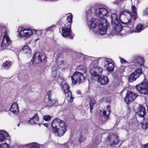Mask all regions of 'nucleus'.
Instances as JSON below:
<instances>
[{
	"mask_svg": "<svg viewBox=\"0 0 148 148\" xmlns=\"http://www.w3.org/2000/svg\"><path fill=\"white\" fill-rule=\"evenodd\" d=\"M121 22L125 25L124 27L128 28L127 32H131L132 29L134 21L137 18V8L134 6H132V13L122 11L119 16Z\"/></svg>",
	"mask_w": 148,
	"mask_h": 148,
	"instance_id": "obj_1",
	"label": "nucleus"
},
{
	"mask_svg": "<svg viewBox=\"0 0 148 148\" xmlns=\"http://www.w3.org/2000/svg\"><path fill=\"white\" fill-rule=\"evenodd\" d=\"M62 86L63 93L65 94V100H67L68 102H72L73 101V98L72 97L71 92L69 89L68 84L66 83H63Z\"/></svg>",
	"mask_w": 148,
	"mask_h": 148,
	"instance_id": "obj_2",
	"label": "nucleus"
},
{
	"mask_svg": "<svg viewBox=\"0 0 148 148\" xmlns=\"http://www.w3.org/2000/svg\"><path fill=\"white\" fill-rule=\"evenodd\" d=\"M103 66L106 68L109 72L113 71L114 68V65L112 63V60L110 59H104L100 58Z\"/></svg>",
	"mask_w": 148,
	"mask_h": 148,
	"instance_id": "obj_3",
	"label": "nucleus"
},
{
	"mask_svg": "<svg viewBox=\"0 0 148 148\" xmlns=\"http://www.w3.org/2000/svg\"><path fill=\"white\" fill-rule=\"evenodd\" d=\"M136 88L140 93L145 95L148 93V83L146 80H144L139 85H136Z\"/></svg>",
	"mask_w": 148,
	"mask_h": 148,
	"instance_id": "obj_4",
	"label": "nucleus"
},
{
	"mask_svg": "<svg viewBox=\"0 0 148 148\" xmlns=\"http://www.w3.org/2000/svg\"><path fill=\"white\" fill-rule=\"evenodd\" d=\"M72 83L74 84L78 82L79 83L84 82L85 77L82 73L80 72H75L73 76L71 77Z\"/></svg>",
	"mask_w": 148,
	"mask_h": 148,
	"instance_id": "obj_5",
	"label": "nucleus"
},
{
	"mask_svg": "<svg viewBox=\"0 0 148 148\" xmlns=\"http://www.w3.org/2000/svg\"><path fill=\"white\" fill-rule=\"evenodd\" d=\"M46 60V56L43 53L36 52L31 61L32 63L35 61L36 63H38L41 62H45Z\"/></svg>",
	"mask_w": 148,
	"mask_h": 148,
	"instance_id": "obj_6",
	"label": "nucleus"
},
{
	"mask_svg": "<svg viewBox=\"0 0 148 148\" xmlns=\"http://www.w3.org/2000/svg\"><path fill=\"white\" fill-rule=\"evenodd\" d=\"M96 14L98 18V20L100 21L103 22V19H105L103 17L107 16L108 14V11L107 10L103 8H97L96 11Z\"/></svg>",
	"mask_w": 148,
	"mask_h": 148,
	"instance_id": "obj_7",
	"label": "nucleus"
},
{
	"mask_svg": "<svg viewBox=\"0 0 148 148\" xmlns=\"http://www.w3.org/2000/svg\"><path fill=\"white\" fill-rule=\"evenodd\" d=\"M102 19L103 22L100 21V24L99 25V29L97 31L98 33L101 35L106 33L108 24L106 19Z\"/></svg>",
	"mask_w": 148,
	"mask_h": 148,
	"instance_id": "obj_8",
	"label": "nucleus"
},
{
	"mask_svg": "<svg viewBox=\"0 0 148 148\" xmlns=\"http://www.w3.org/2000/svg\"><path fill=\"white\" fill-rule=\"evenodd\" d=\"M136 94L131 91L127 92L125 100L127 104H129L133 101L136 97Z\"/></svg>",
	"mask_w": 148,
	"mask_h": 148,
	"instance_id": "obj_9",
	"label": "nucleus"
},
{
	"mask_svg": "<svg viewBox=\"0 0 148 148\" xmlns=\"http://www.w3.org/2000/svg\"><path fill=\"white\" fill-rule=\"evenodd\" d=\"M66 125L64 124V126H59L53 129V132L56 136H61L63 135L65 132L66 129Z\"/></svg>",
	"mask_w": 148,
	"mask_h": 148,
	"instance_id": "obj_10",
	"label": "nucleus"
},
{
	"mask_svg": "<svg viewBox=\"0 0 148 148\" xmlns=\"http://www.w3.org/2000/svg\"><path fill=\"white\" fill-rule=\"evenodd\" d=\"M142 73V69L140 68L137 69L129 77V81L132 82L135 81Z\"/></svg>",
	"mask_w": 148,
	"mask_h": 148,
	"instance_id": "obj_11",
	"label": "nucleus"
},
{
	"mask_svg": "<svg viewBox=\"0 0 148 148\" xmlns=\"http://www.w3.org/2000/svg\"><path fill=\"white\" fill-rule=\"evenodd\" d=\"M33 34V32L30 29L27 28H23L19 33L20 37L25 38L29 37Z\"/></svg>",
	"mask_w": 148,
	"mask_h": 148,
	"instance_id": "obj_12",
	"label": "nucleus"
},
{
	"mask_svg": "<svg viewBox=\"0 0 148 148\" xmlns=\"http://www.w3.org/2000/svg\"><path fill=\"white\" fill-rule=\"evenodd\" d=\"M111 26L112 29L111 33L112 34H117L122 29V26L119 23H118L112 24Z\"/></svg>",
	"mask_w": 148,
	"mask_h": 148,
	"instance_id": "obj_13",
	"label": "nucleus"
},
{
	"mask_svg": "<svg viewBox=\"0 0 148 148\" xmlns=\"http://www.w3.org/2000/svg\"><path fill=\"white\" fill-rule=\"evenodd\" d=\"M65 122L59 118H57L54 119L52 122L51 126L53 129L56 128L59 126H64L65 124Z\"/></svg>",
	"mask_w": 148,
	"mask_h": 148,
	"instance_id": "obj_14",
	"label": "nucleus"
},
{
	"mask_svg": "<svg viewBox=\"0 0 148 148\" xmlns=\"http://www.w3.org/2000/svg\"><path fill=\"white\" fill-rule=\"evenodd\" d=\"M117 137L114 134L109 135L105 141L108 144L114 145L117 143Z\"/></svg>",
	"mask_w": 148,
	"mask_h": 148,
	"instance_id": "obj_15",
	"label": "nucleus"
},
{
	"mask_svg": "<svg viewBox=\"0 0 148 148\" xmlns=\"http://www.w3.org/2000/svg\"><path fill=\"white\" fill-rule=\"evenodd\" d=\"M11 42L9 37L7 35L6 33H5L4 38L1 44V47L3 49H5Z\"/></svg>",
	"mask_w": 148,
	"mask_h": 148,
	"instance_id": "obj_16",
	"label": "nucleus"
},
{
	"mask_svg": "<svg viewBox=\"0 0 148 148\" xmlns=\"http://www.w3.org/2000/svg\"><path fill=\"white\" fill-rule=\"evenodd\" d=\"M62 34L63 37H68L71 39H72L73 36L71 35V29L70 27L62 29Z\"/></svg>",
	"mask_w": 148,
	"mask_h": 148,
	"instance_id": "obj_17",
	"label": "nucleus"
},
{
	"mask_svg": "<svg viewBox=\"0 0 148 148\" xmlns=\"http://www.w3.org/2000/svg\"><path fill=\"white\" fill-rule=\"evenodd\" d=\"M10 110L14 114H18L19 113L18 104L16 102H14L12 105Z\"/></svg>",
	"mask_w": 148,
	"mask_h": 148,
	"instance_id": "obj_18",
	"label": "nucleus"
},
{
	"mask_svg": "<svg viewBox=\"0 0 148 148\" xmlns=\"http://www.w3.org/2000/svg\"><path fill=\"white\" fill-rule=\"evenodd\" d=\"M99 82L102 85H105L108 84L109 82V80L108 77L106 75L101 76L97 79Z\"/></svg>",
	"mask_w": 148,
	"mask_h": 148,
	"instance_id": "obj_19",
	"label": "nucleus"
},
{
	"mask_svg": "<svg viewBox=\"0 0 148 148\" xmlns=\"http://www.w3.org/2000/svg\"><path fill=\"white\" fill-rule=\"evenodd\" d=\"M96 70L93 68L90 70V73L92 77L91 78V79L92 80H95L98 79L99 76V73L96 72Z\"/></svg>",
	"mask_w": 148,
	"mask_h": 148,
	"instance_id": "obj_20",
	"label": "nucleus"
},
{
	"mask_svg": "<svg viewBox=\"0 0 148 148\" xmlns=\"http://www.w3.org/2000/svg\"><path fill=\"white\" fill-rule=\"evenodd\" d=\"M100 21H101L100 20ZM100 22L99 20H98V18L97 17V18H92L91 19V21L90 23V25L91 27L95 28L98 25L100 24Z\"/></svg>",
	"mask_w": 148,
	"mask_h": 148,
	"instance_id": "obj_21",
	"label": "nucleus"
},
{
	"mask_svg": "<svg viewBox=\"0 0 148 148\" xmlns=\"http://www.w3.org/2000/svg\"><path fill=\"white\" fill-rule=\"evenodd\" d=\"M137 113L139 116L143 117L145 114V109L144 107L139 105V107Z\"/></svg>",
	"mask_w": 148,
	"mask_h": 148,
	"instance_id": "obj_22",
	"label": "nucleus"
},
{
	"mask_svg": "<svg viewBox=\"0 0 148 148\" xmlns=\"http://www.w3.org/2000/svg\"><path fill=\"white\" fill-rule=\"evenodd\" d=\"M39 120L38 115L35 114L32 118H30L29 121V123L30 124L34 125L37 123Z\"/></svg>",
	"mask_w": 148,
	"mask_h": 148,
	"instance_id": "obj_23",
	"label": "nucleus"
},
{
	"mask_svg": "<svg viewBox=\"0 0 148 148\" xmlns=\"http://www.w3.org/2000/svg\"><path fill=\"white\" fill-rule=\"evenodd\" d=\"M111 25L119 23L118 16L115 13L112 14L111 15Z\"/></svg>",
	"mask_w": 148,
	"mask_h": 148,
	"instance_id": "obj_24",
	"label": "nucleus"
},
{
	"mask_svg": "<svg viewBox=\"0 0 148 148\" xmlns=\"http://www.w3.org/2000/svg\"><path fill=\"white\" fill-rule=\"evenodd\" d=\"M45 102L46 103L45 106L48 107H51L56 102V101L55 100H52L51 98L47 99L45 100Z\"/></svg>",
	"mask_w": 148,
	"mask_h": 148,
	"instance_id": "obj_25",
	"label": "nucleus"
},
{
	"mask_svg": "<svg viewBox=\"0 0 148 148\" xmlns=\"http://www.w3.org/2000/svg\"><path fill=\"white\" fill-rule=\"evenodd\" d=\"M8 135V133L5 131L3 130L0 132V142L3 141L5 139V136Z\"/></svg>",
	"mask_w": 148,
	"mask_h": 148,
	"instance_id": "obj_26",
	"label": "nucleus"
},
{
	"mask_svg": "<svg viewBox=\"0 0 148 148\" xmlns=\"http://www.w3.org/2000/svg\"><path fill=\"white\" fill-rule=\"evenodd\" d=\"M143 29V25L141 24H138L136 25L135 30L134 31H131V30L132 29H130V31H131L130 32H139L142 30Z\"/></svg>",
	"mask_w": 148,
	"mask_h": 148,
	"instance_id": "obj_27",
	"label": "nucleus"
},
{
	"mask_svg": "<svg viewBox=\"0 0 148 148\" xmlns=\"http://www.w3.org/2000/svg\"><path fill=\"white\" fill-rule=\"evenodd\" d=\"M22 51L24 53L29 54L31 53V51L29 47L28 46H24L22 50H21V51Z\"/></svg>",
	"mask_w": 148,
	"mask_h": 148,
	"instance_id": "obj_28",
	"label": "nucleus"
},
{
	"mask_svg": "<svg viewBox=\"0 0 148 148\" xmlns=\"http://www.w3.org/2000/svg\"><path fill=\"white\" fill-rule=\"evenodd\" d=\"M52 75L53 77H57L61 79L62 78V74L60 73L58 71H52Z\"/></svg>",
	"mask_w": 148,
	"mask_h": 148,
	"instance_id": "obj_29",
	"label": "nucleus"
},
{
	"mask_svg": "<svg viewBox=\"0 0 148 148\" xmlns=\"http://www.w3.org/2000/svg\"><path fill=\"white\" fill-rule=\"evenodd\" d=\"M110 113V106L108 105L106 110L103 112V114L104 116L108 117Z\"/></svg>",
	"mask_w": 148,
	"mask_h": 148,
	"instance_id": "obj_30",
	"label": "nucleus"
},
{
	"mask_svg": "<svg viewBox=\"0 0 148 148\" xmlns=\"http://www.w3.org/2000/svg\"><path fill=\"white\" fill-rule=\"evenodd\" d=\"M55 26L54 25H52L45 29V34H46L47 33H50L51 32H53L55 29Z\"/></svg>",
	"mask_w": 148,
	"mask_h": 148,
	"instance_id": "obj_31",
	"label": "nucleus"
},
{
	"mask_svg": "<svg viewBox=\"0 0 148 148\" xmlns=\"http://www.w3.org/2000/svg\"><path fill=\"white\" fill-rule=\"evenodd\" d=\"M136 60L138 63L140 65H143L144 62V59L142 57H137L136 58Z\"/></svg>",
	"mask_w": 148,
	"mask_h": 148,
	"instance_id": "obj_32",
	"label": "nucleus"
},
{
	"mask_svg": "<svg viewBox=\"0 0 148 148\" xmlns=\"http://www.w3.org/2000/svg\"><path fill=\"white\" fill-rule=\"evenodd\" d=\"M92 10L89 9L86 12V17L87 19H90L92 16L94 15L93 13L92 12Z\"/></svg>",
	"mask_w": 148,
	"mask_h": 148,
	"instance_id": "obj_33",
	"label": "nucleus"
},
{
	"mask_svg": "<svg viewBox=\"0 0 148 148\" xmlns=\"http://www.w3.org/2000/svg\"><path fill=\"white\" fill-rule=\"evenodd\" d=\"M57 63L59 65H61L63 64L64 59L61 55L58 56L57 61Z\"/></svg>",
	"mask_w": 148,
	"mask_h": 148,
	"instance_id": "obj_34",
	"label": "nucleus"
},
{
	"mask_svg": "<svg viewBox=\"0 0 148 148\" xmlns=\"http://www.w3.org/2000/svg\"><path fill=\"white\" fill-rule=\"evenodd\" d=\"M96 103V102L94 99H92L90 100V112L91 113V110L92 109L93 105Z\"/></svg>",
	"mask_w": 148,
	"mask_h": 148,
	"instance_id": "obj_35",
	"label": "nucleus"
},
{
	"mask_svg": "<svg viewBox=\"0 0 148 148\" xmlns=\"http://www.w3.org/2000/svg\"><path fill=\"white\" fill-rule=\"evenodd\" d=\"M94 68L97 69L96 72L97 73H99V76L102 72V69L98 66H96V67H94Z\"/></svg>",
	"mask_w": 148,
	"mask_h": 148,
	"instance_id": "obj_36",
	"label": "nucleus"
},
{
	"mask_svg": "<svg viewBox=\"0 0 148 148\" xmlns=\"http://www.w3.org/2000/svg\"><path fill=\"white\" fill-rule=\"evenodd\" d=\"M3 66L6 69H8L11 66V64L10 62L6 61L5 63L3 64Z\"/></svg>",
	"mask_w": 148,
	"mask_h": 148,
	"instance_id": "obj_37",
	"label": "nucleus"
},
{
	"mask_svg": "<svg viewBox=\"0 0 148 148\" xmlns=\"http://www.w3.org/2000/svg\"><path fill=\"white\" fill-rule=\"evenodd\" d=\"M34 31L36 34L39 36H41L42 34V32L43 30H35Z\"/></svg>",
	"mask_w": 148,
	"mask_h": 148,
	"instance_id": "obj_38",
	"label": "nucleus"
},
{
	"mask_svg": "<svg viewBox=\"0 0 148 148\" xmlns=\"http://www.w3.org/2000/svg\"><path fill=\"white\" fill-rule=\"evenodd\" d=\"M9 145L7 143H3L0 145V148H9Z\"/></svg>",
	"mask_w": 148,
	"mask_h": 148,
	"instance_id": "obj_39",
	"label": "nucleus"
},
{
	"mask_svg": "<svg viewBox=\"0 0 148 148\" xmlns=\"http://www.w3.org/2000/svg\"><path fill=\"white\" fill-rule=\"evenodd\" d=\"M61 51L63 52H68L70 51V49H68L66 47H61Z\"/></svg>",
	"mask_w": 148,
	"mask_h": 148,
	"instance_id": "obj_40",
	"label": "nucleus"
},
{
	"mask_svg": "<svg viewBox=\"0 0 148 148\" xmlns=\"http://www.w3.org/2000/svg\"><path fill=\"white\" fill-rule=\"evenodd\" d=\"M73 19V16L71 15L69 16L67 18V20L68 21V22H69L70 23H71L72 20Z\"/></svg>",
	"mask_w": 148,
	"mask_h": 148,
	"instance_id": "obj_41",
	"label": "nucleus"
},
{
	"mask_svg": "<svg viewBox=\"0 0 148 148\" xmlns=\"http://www.w3.org/2000/svg\"><path fill=\"white\" fill-rule=\"evenodd\" d=\"M119 58H120V62L121 63L124 64L125 63H127L128 64H129V62H128L127 61L125 60L124 59L120 57H119Z\"/></svg>",
	"mask_w": 148,
	"mask_h": 148,
	"instance_id": "obj_42",
	"label": "nucleus"
},
{
	"mask_svg": "<svg viewBox=\"0 0 148 148\" xmlns=\"http://www.w3.org/2000/svg\"><path fill=\"white\" fill-rule=\"evenodd\" d=\"M39 146V144L35 143L32 145L31 147L30 148H40Z\"/></svg>",
	"mask_w": 148,
	"mask_h": 148,
	"instance_id": "obj_43",
	"label": "nucleus"
},
{
	"mask_svg": "<svg viewBox=\"0 0 148 148\" xmlns=\"http://www.w3.org/2000/svg\"><path fill=\"white\" fill-rule=\"evenodd\" d=\"M51 119V116L49 115H46L44 116V119L46 121H49Z\"/></svg>",
	"mask_w": 148,
	"mask_h": 148,
	"instance_id": "obj_44",
	"label": "nucleus"
},
{
	"mask_svg": "<svg viewBox=\"0 0 148 148\" xmlns=\"http://www.w3.org/2000/svg\"><path fill=\"white\" fill-rule=\"evenodd\" d=\"M126 67L123 65H121L119 68V71L120 72H123L125 69Z\"/></svg>",
	"mask_w": 148,
	"mask_h": 148,
	"instance_id": "obj_45",
	"label": "nucleus"
},
{
	"mask_svg": "<svg viewBox=\"0 0 148 148\" xmlns=\"http://www.w3.org/2000/svg\"><path fill=\"white\" fill-rule=\"evenodd\" d=\"M142 127L143 129H146L148 127V125L145 123H141Z\"/></svg>",
	"mask_w": 148,
	"mask_h": 148,
	"instance_id": "obj_46",
	"label": "nucleus"
},
{
	"mask_svg": "<svg viewBox=\"0 0 148 148\" xmlns=\"http://www.w3.org/2000/svg\"><path fill=\"white\" fill-rule=\"evenodd\" d=\"M52 92V91L51 90H49L47 92V95L48 96V98L50 99L51 98V94Z\"/></svg>",
	"mask_w": 148,
	"mask_h": 148,
	"instance_id": "obj_47",
	"label": "nucleus"
},
{
	"mask_svg": "<svg viewBox=\"0 0 148 148\" xmlns=\"http://www.w3.org/2000/svg\"><path fill=\"white\" fill-rule=\"evenodd\" d=\"M141 123H145L148 125V119H144Z\"/></svg>",
	"mask_w": 148,
	"mask_h": 148,
	"instance_id": "obj_48",
	"label": "nucleus"
},
{
	"mask_svg": "<svg viewBox=\"0 0 148 148\" xmlns=\"http://www.w3.org/2000/svg\"><path fill=\"white\" fill-rule=\"evenodd\" d=\"M142 148H148V143L142 145Z\"/></svg>",
	"mask_w": 148,
	"mask_h": 148,
	"instance_id": "obj_49",
	"label": "nucleus"
},
{
	"mask_svg": "<svg viewBox=\"0 0 148 148\" xmlns=\"http://www.w3.org/2000/svg\"><path fill=\"white\" fill-rule=\"evenodd\" d=\"M144 12V14L148 15V8L145 9Z\"/></svg>",
	"mask_w": 148,
	"mask_h": 148,
	"instance_id": "obj_50",
	"label": "nucleus"
},
{
	"mask_svg": "<svg viewBox=\"0 0 148 148\" xmlns=\"http://www.w3.org/2000/svg\"><path fill=\"white\" fill-rule=\"evenodd\" d=\"M64 146H66V148H68V145L66 143L64 145Z\"/></svg>",
	"mask_w": 148,
	"mask_h": 148,
	"instance_id": "obj_51",
	"label": "nucleus"
},
{
	"mask_svg": "<svg viewBox=\"0 0 148 148\" xmlns=\"http://www.w3.org/2000/svg\"><path fill=\"white\" fill-rule=\"evenodd\" d=\"M82 138L81 137V138H80L79 139V141L80 142H81L82 141Z\"/></svg>",
	"mask_w": 148,
	"mask_h": 148,
	"instance_id": "obj_52",
	"label": "nucleus"
},
{
	"mask_svg": "<svg viewBox=\"0 0 148 148\" xmlns=\"http://www.w3.org/2000/svg\"><path fill=\"white\" fill-rule=\"evenodd\" d=\"M19 125H20V124H18V127H19Z\"/></svg>",
	"mask_w": 148,
	"mask_h": 148,
	"instance_id": "obj_53",
	"label": "nucleus"
},
{
	"mask_svg": "<svg viewBox=\"0 0 148 148\" xmlns=\"http://www.w3.org/2000/svg\"><path fill=\"white\" fill-rule=\"evenodd\" d=\"M47 125H45V126H46V127H47Z\"/></svg>",
	"mask_w": 148,
	"mask_h": 148,
	"instance_id": "obj_54",
	"label": "nucleus"
}]
</instances>
